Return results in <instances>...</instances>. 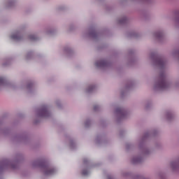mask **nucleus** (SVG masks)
<instances>
[{
  "mask_svg": "<svg viewBox=\"0 0 179 179\" xmlns=\"http://www.w3.org/2000/svg\"><path fill=\"white\" fill-rule=\"evenodd\" d=\"M133 164H136V163H139V162H141V159L138 158V157H135L133 158L131 160Z\"/></svg>",
  "mask_w": 179,
  "mask_h": 179,
  "instance_id": "0eeeda50",
  "label": "nucleus"
},
{
  "mask_svg": "<svg viewBox=\"0 0 179 179\" xmlns=\"http://www.w3.org/2000/svg\"><path fill=\"white\" fill-rule=\"evenodd\" d=\"M143 1H149V0H143Z\"/></svg>",
  "mask_w": 179,
  "mask_h": 179,
  "instance_id": "4be33fe9",
  "label": "nucleus"
},
{
  "mask_svg": "<svg viewBox=\"0 0 179 179\" xmlns=\"http://www.w3.org/2000/svg\"><path fill=\"white\" fill-rule=\"evenodd\" d=\"M94 35H95L94 33L90 34V36H92V37H94Z\"/></svg>",
  "mask_w": 179,
  "mask_h": 179,
  "instance_id": "f3484780",
  "label": "nucleus"
},
{
  "mask_svg": "<svg viewBox=\"0 0 179 179\" xmlns=\"http://www.w3.org/2000/svg\"><path fill=\"white\" fill-rule=\"evenodd\" d=\"M169 115H171V113H168V114H167L168 118H169Z\"/></svg>",
  "mask_w": 179,
  "mask_h": 179,
  "instance_id": "a211bd4d",
  "label": "nucleus"
},
{
  "mask_svg": "<svg viewBox=\"0 0 179 179\" xmlns=\"http://www.w3.org/2000/svg\"><path fill=\"white\" fill-rule=\"evenodd\" d=\"M156 37H157L158 38H160V37L163 36V34L158 32L157 34H155Z\"/></svg>",
  "mask_w": 179,
  "mask_h": 179,
  "instance_id": "9b49d317",
  "label": "nucleus"
},
{
  "mask_svg": "<svg viewBox=\"0 0 179 179\" xmlns=\"http://www.w3.org/2000/svg\"><path fill=\"white\" fill-rule=\"evenodd\" d=\"M156 64L158 65V66H163V65H164V61H163L162 59H159L157 60Z\"/></svg>",
  "mask_w": 179,
  "mask_h": 179,
  "instance_id": "423d86ee",
  "label": "nucleus"
},
{
  "mask_svg": "<svg viewBox=\"0 0 179 179\" xmlns=\"http://www.w3.org/2000/svg\"><path fill=\"white\" fill-rule=\"evenodd\" d=\"M157 89H167L169 87V83L166 82L164 79V74L160 73L158 82L155 85Z\"/></svg>",
  "mask_w": 179,
  "mask_h": 179,
  "instance_id": "f257e3e1",
  "label": "nucleus"
},
{
  "mask_svg": "<svg viewBox=\"0 0 179 179\" xmlns=\"http://www.w3.org/2000/svg\"><path fill=\"white\" fill-rule=\"evenodd\" d=\"M87 174H89V172H87V171L86 170L83 171V176H87Z\"/></svg>",
  "mask_w": 179,
  "mask_h": 179,
  "instance_id": "ddd939ff",
  "label": "nucleus"
},
{
  "mask_svg": "<svg viewBox=\"0 0 179 179\" xmlns=\"http://www.w3.org/2000/svg\"><path fill=\"white\" fill-rule=\"evenodd\" d=\"M116 113L117 114H120V115H122V114H124V112L122 111V109L117 108L116 109Z\"/></svg>",
  "mask_w": 179,
  "mask_h": 179,
  "instance_id": "6e6552de",
  "label": "nucleus"
},
{
  "mask_svg": "<svg viewBox=\"0 0 179 179\" xmlns=\"http://www.w3.org/2000/svg\"><path fill=\"white\" fill-rule=\"evenodd\" d=\"M99 108V106H94V110H95V111H97V109Z\"/></svg>",
  "mask_w": 179,
  "mask_h": 179,
  "instance_id": "2eb2a0df",
  "label": "nucleus"
},
{
  "mask_svg": "<svg viewBox=\"0 0 179 179\" xmlns=\"http://www.w3.org/2000/svg\"><path fill=\"white\" fill-rule=\"evenodd\" d=\"M5 82V80L2 78H0V85H2Z\"/></svg>",
  "mask_w": 179,
  "mask_h": 179,
  "instance_id": "4468645a",
  "label": "nucleus"
},
{
  "mask_svg": "<svg viewBox=\"0 0 179 179\" xmlns=\"http://www.w3.org/2000/svg\"><path fill=\"white\" fill-rule=\"evenodd\" d=\"M84 163H86V159L84 160Z\"/></svg>",
  "mask_w": 179,
  "mask_h": 179,
  "instance_id": "412c9836",
  "label": "nucleus"
},
{
  "mask_svg": "<svg viewBox=\"0 0 179 179\" xmlns=\"http://www.w3.org/2000/svg\"><path fill=\"white\" fill-rule=\"evenodd\" d=\"M108 179H111V176H108Z\"/></svg>",
  "mask_w": 179,
  "mask_h": 179,
  "instance_id": "6ab92c4d",
  "label": "nucleus"
},
{
  "mask_svg": "<svg viewBox=\"0 0 179 179\" xmlns=\"http://www.w3.org/2000/svg\"><path fill=\"white\" fill-rule=\"evenodd\" d=\"M125 22H127V17H122L119 20V23H120V24L125 23Z\"/></svg>",
  "mask_w": 179,
  "mask_h": 179,
  "instance_id": "1a4fd4ad",
  "label": "nucleus"
},
{
  "mask_svg": "<svg viewBox=\"0 0 179 179\" xmlns=\"http://www.w3.org/2000/svg\"><path fill=\"white\" fill-rule=\"evenodd\" d=\"M39 117H48V110H47V108L43 106L42 109L38 111Z\"/></svg>",
  "mask_w": 179,
  "mask_h": 179,
  "instance_id": "f03ea898",
  "label": "nucleus"
},
{
  "mask_svg": "<svg viewBox=\"0 0 179 179\" xmlns=\"http://www.w3.org/2000/svg\"><path fill=\"white\" fill-rule=\"evenodd\" d=\"M43 173H44L45 176H51L52 174H54V173H55V169H51V168H48V167H44Z\"/></svg>",
  "mask_w": 179,
  "mask_h": 179,
  "instance_id": "7ed1b4c3",
  "label": "nucleus"
},
{
  "mask_svg": "<svg viewBox=\"0 0 179 179\" xmlns=\"http://www.w3.org/2000/svg\"><path fill=\"white\" fill-rule=\"evenodd\" d=\"M95 65L97 68H104V66H107V62L104 61H99L96 62Z\"/></svg>",
  "mask_w": 179,
  "mask_h": 179,
  "instance_id": "20e7f679",
  "label": "nucleus"
},
{
  "mask_svg": "<svg viewBox=\"0 0 179 179\" xmlns=\"http://www.w3.org/2000/svg\"><path fill=\"white\" fill-rule=\"evenodd\" d=\"M93 89H94V87L90 86V87H89L88 89L87 90V92L88 93H90V92H92V90H93Z\"/></svg>",
  "mask_w": 179,
  "mask_h": 179,
  "instance_id": "f8f14e48",
  "label": "nucleus"
},
{
  "mask_svg": "<svg viewBox=\"0 0 179 179\" xmlns=\"http://www.w3.org/2000/svg\"><path fill=\"white\" fill-rule=\"evenodd\" d=\"M27 87H28V88H29V87H30V85H29V84H28Z\"/></svg>",
  "mask_w": 179,
  "mask_h": 179,
  "instance_id": "aec40b11",
  "label": "nucleus"
},
{
  "mask_svg": "<svg viewBox=\"0 0 179 179\" xmlns=\"http://www.w3.org/2000/svg\"><path fill=\"white\" fill-rule=\"evenodd\" d=\"M88 122H90L87 121V122H85V127H89V124H87Z\"/></svg>",
  "mask_w": 179,
  "mask_h": 179,
  "instance_id": "dca6fc26",
  "label": "nucleus"
},
{
  "mask_svg": "<svg viewBox=\"0 0 179 179\" xmlns=\"http://www.w3.org/2000/svg\"><path fill=\"white\" fill-rule=\"evenodd\" d=\"M11 38L13 40H15L16 41H19V40H20L22 38V37H20L17 34H13V35H11Z\"/></svg>",
  "mask_w": 179,
  "mask_h": 179,
  "instance_id": "39448f33",
  "label": "nucleus"
},
{
  "mask_svg": "<svg viewBox=\"0 0 179 179\" xmlns=\"http://www.w3.org/2000/svg\"><path fill=\"white\" fill-rule=\"evenodd\" d=\"M29 38L30 40H32V41H36L38 39V38L34 35H30Z\"/></svg>",
  "mask_w": 179,
  "mask_h": 179,
  "instance_id": "9d476101",
  "label": "nucleus"
}]
</instances>
